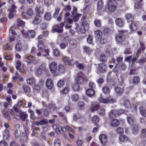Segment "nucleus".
Instances as JSON below:
<instances>
[{
	"instance_id": "nucleus-1",
	"label": "nucleus",
	"mask_w": 146,
	"mask_h": 146,
	"mask_svg": "<svg viewBox=\"0 0 146 146\" xmlns=\"http://www.w3.org/2000/svg\"><path fill=\"white\" fill-rule=\"evenodd\" d=\"M71 14L72 19L69 17L70 13L68 12L65 13L64 18L65 22H66L70 24H72L74 22L78 21L79 17L82 15V14L78 13L77 8L75 7L73 8V10L71 12Z\"/></svg>"
},
{
	"instance_id": "nucleus-2",
	"label": "nucleus",
	"mask_w": 146,
	"mask_h": 146,
	"mask_svg": "<svg viewBox=\"0 0 146 146\" xmlns=\"http://www.w3.org/2000/svg\"><path fill=\"white\" fill-rule=\"evenodd\" d=\"M117 3L115 0H110L108 3V8L110 12L115 11L116 9Z\"/></svg>"
},
{
	"instance_id": "nucleus-3",
	"label": "nucleus",
	"mask_w": 146,
	"mask_h": 146,
	"mask_svg": "<svg viewBox=\"0 0 146 146\" xmlns=\"http://www.w3.org/2000/svg\"><path fill=\"white\" fill-rule=\"evenodd\" d=\"M126 31L123 30L119 31V33L117 35L115 36V40L117 42H121L123 41L125 39V36L124 33Z\"/></svg>"
},
{
	"instance_id": "nucleus-4",
	"label": "nucleus",
	"mask_w": 146,
	"mask_h": 146,
	"mask_svg": "<svg viewBox=\"0 0 146 146\" xmlns=\"http://www.w3.org/2000/svg\"><path fill=\"white\" fill-rule=\"evenodd\" d=\"M64 25V23H61L60 25H55L52 27V31L58 33H62L63 32V27Z\"/></svg>"
},
{
	"instance_id": "nucleus-5",
	"label": "nucleus",
	"mask_w": 146,
	"mask_h": 146,
	"mask_svg": "<svg viewBox=\"0 0 146 146\" xmlns=\"http://www.w3.org/2000/svg\"><path fill=\"white\" fill-rule=\"evenodd\" d=\"M86 16H84L81 19V21L82 22V27L84 29V30H83L82 29L81 30V32L83 33H84L88 29V25L86 21H85V20L86 19Z\"/></svg>"
},
{
	"instance_id": "nucleus-6",
	"label": "nucleus",
	"mask_w": 146,
	"mask_h": 146,
	"mask_svg": "<svg viewBox=\"0 0 146 146\" xmlns=\"http://www.w3.org/2000/svg\"><path fill=\"white\" fill-rule=\"evenodd\" d=\"M48 67L50 72L52 74L56 73L57 70V63L53 61L50 63Z\"/></svg>"
},
{
	"instance_id": "nucleus-7",
	"label": "nucleus",
	"mask_w": 146,
	"mask_h": 146,
	"mask_svg": "<svg viewBox=\"0 0 146 146\" xmlns=\"http://www.w3.org/2000/svg\"><path fill=\"white\" fill-rule=\"evenodd\" d=\"M42 21V17L40 14H36L34 18L33 23L35 25L40 23Z\"/></svg>"
},
{
	"instance_id": "nucleus-8",
	"label": "nucleus",
	"mask_w": 146,
	"mask_h": 146,
	"mask_svg": "<svg viewBox=\"0 0 146 146\" xmlns=\"http://www.w3.org/2000/svg\"><path fill=\"white\" fill-rule=\"evenodd\" d=\"M99 138L101 143L103 145H105L107 144V139L106 135L104 134H101L100 135Z\"/></svg>"
},
{
	"instance_id": "nucleus-9",
	"label": "nucleus",
	"mask_w": 146,
	"mask_h": 146,
	"mask_svg": "<svg viewBox=\"0 0 146 146\" xmlns=\"http://www.w3.org/2000/svg\"><path fill=\"white\" fill-rule=\"evenodd\" d=\"M100 107V106L99 104L94 103L91 106L90 108V109L92 112H94L99 109Z\"/></svg>"
},
{
	"instance_id": "nucleus-10",
	"label": "nucleus",
	"mask_w": 146,
	"mask_h": 146,
	"mask_svg": "<svg viewBox=\"0 0 146 146\" xmlns=\"http://www.w3.org/2000/svg\"><path fill=\"white\" fill-rule=\"evenodd\" d=\"M99 71L101 72H104L107 69V67L105 64L103 63L100 64L98 65Z\"/></svg>"
},
{
	"instance_id": "nucleus-11",
	"label": "nucleus",
	"mask_w": 146,
	"mask_h": 146,
	"mask_svg": "<svg viewBox=\"0 0 146 146\" xmlns=\"http://www.w3.org/2000/svg\"><path fill=\"white\" fill-rule=\"evenodd\" d=\"M119 140L121 142L125 143L129 140L128 137L125 135H120L118 138Z\"/></svg>"
},
{
	"instance_id": "nucleus-12",
	"label": "nucleus",
	"mask_w": 146,
	"mask_h": 146,
	"mask_svg": "<svg viewBox=\"0 0 146 146\" xmlns=\"http://www.w3.org/2000/svg\"><path fill=\"white\" fill-rule=\"evenodd\" d=\"M46 84L47 88L49 89H51L53 88V82L52 80L50 78L47 79Z\"/></svg>"
},
{
	"instance_id": "nucleus-13",
	"label": "nucleus",
	"mask_w": 146,
	"mask_h": 146,
	"mask_svg": "<svg viewBox=\"0 0 146 146\" xmlns=\"http://www.w3.org/2000/svg\"><path fill=\"white\" fill-rule=\"evenodd\" d=\"M117 116V110H113L110 111L109 116L110 119H112L115 118Z\"/></svg>"
},
{
	"instance_id": "nucleus-14",
	"label": "nucleus",
	"mask_w": 146,
	"mask_h": 146,
	"mask_svg": "<svg viewBox=\"0 0 146 146\" xmlns=\"http://www.w3.org/2000/svg\"><path fill=\"white\" fill-rule=\"evenodd\" d=\"M116 24L120 27H123L124 25V23L121 19L117 18L115 21Z\"/></svg>"
},
{
	"instance_id": "nucleus-15",
	"label": "nucleus",
	"mask_w": 146,
	"mask_h": 146,
	"mask_svg": "<svg viewBox=\"0 0 146 146\" xmlns=\"http://www.w3.org/2000/svg\"><path fill=\"white\" fill-rule=\"evenodd\" d=\"M115 90L116 94L117 95H121L123 92L124 91V89L123 88L116 87L115 88Z\"/></svg>"
},
{
	"instance_id": "nucleus-16",
	"label": "nucleus",
	"mask_w": 146,
	"mask_h": 146,
	"mask_svg": "<svg viewBox=\"0 0 146 146\" xmlns=\"http://www.w3.org/2000/svg\"><path fill=\"white\" fill-rule=\"evenodd\" d=\"M76 81L78 84H81L84 82V75L78 76L76 79Z\"/></svg>"
},
{
	"instance_id": "nucleus-17",
	"label": "nucleus",
	"mask_w": 146,
	"mask_h": 146,
	"mask_svg": "<svg viewBox=\"0 0 146 146\" xmlns=\"http://www.w3.org/2000/svg\"><path fill=\"white\" fill-rule=\"evenodd\" d=\"M74 63L76 64V67L81 70H83L85 67L84 64L80 63L77 61H75Z\"/></svg>"
},
{
	"instance_id": "nucleus-18",
	"label": "nucleus",
	"mask_w": 146,
	"mask_h": 146,
	"mask_svg": "<svg viewBox=\"0 0 146 146\" xmlns=\"http://www.w3.org/2000/svg\"><path fill=\"white\" fill-rule=\"evenodd\" d=\"M130 29L131 31H135L137 29V23L135 22H132L130 25Z\"/></svg>"
},
{
	"instance_id": "nucleus-19",
	"label": "nucleus",
	"mask_w": 146,
	"mask_h": 146,
	"mask_svg": "<svg viewBox=\"0 0 146 146\" xmlns=\"http://www.w3.org/2000/svg\"><path fill=\"white\" fill-rule=\"evenodd\" d=\"M86 93L88 96L91 97L94 95L95 91L93 89L89 88L86 90Z\"/></svg>"
},
{
	"instance_id": "nucleus-20",
	"label": "nucleus",
	"mask_w": 146,
	"mask_h": 146,
	"mask_svg": "<svg viewBox=\"0 0 146 146\" xmlns=\"http://www.w3.org/2000/svg\"><path fill=\"white\" fill-rule=\"evenodd\" d=\"M38 51L42 52L44 48V46L43 42L41 40H39L38 41Z\"/></svg>"
},
{
	"instance_id": "nucleus-21",
	"label": "nucleus",
	"mask_w": 146,
	"mask_h": 146,
	"mask_svg": "<svg viewBox=\"0 0 146 146\" xmlns=\"http://www.w3.org/2000/svg\"><path fill=\"white\" fill-rule=\"evenodd\" d=\"M139 110L141 115L144 117H146V110L145 108L141 106L139 108Z\"/></svg>"
},
{
	"instance_id": "nucleus-22",
	"label": "nucleus",
	"mask_w": 146,
	"mask_h": 146,
	"mask_svg": "<svg viewBox=\"0 0 146 146\" xmlns=\"http://www.w3.org/2000/svg\"><path fill=\"white\" fill-rule=\"evenodd\" d=\"M38 68L43 72L44 71L46 73L48 72V70L46 68V65L45 63L42 64Z\"/></svg>"
},
{
	"instance_id": "nucleus-23",
	"label": "nucleus",
	"mask_w": 146,
	"mask_h": 146,
	"mask_svg": "<svg viewBox=\"0 0 146 146\" xmlns=\"http://www.w3.org/2000/svg\"><path fill=\"white\" fill-rule=\"evenodd\" d=\"M21 118L23 121H25L28 117L27 114L25 112L20 111Z\"/></svg>"
},
{
	"instance_id": "nucleus-24",
	"label": "nucleus",
	"mask_w": 146,
	"mask_h": 146,
	"mask_svg": "<svg viewBox=\"0 0 146 146\" xmlns=\"http://www.w3.org/2000/svg\"><path fill=\"white\" fill-rule=\"evenodd\" d=\"M84 50L87 54H91L93 50L89 47L87 46H84L83 48Z\"/></svg>"
},
{
	"instance_id": "nucleus-25",
	"label": "nucleus",
	"mask_w": 146,
	"mask_h": 146,
	"mask_svg": "<svg viewBox=\"0 0 146 146\" xmlns=\"http://www.w3.org/2000/svg\"><path fill=\"white\" fill-rule=\"evenodd\" d=\"M119 124V121L117 119H114L111 121L110 125L111 126L113 127H116Z\"/></svg>"
},
{
	"instance_id": "nucleus-26",
	"label": "nucleus",
	"mask_w": 146,
	"mask_h": 146,
	"mask_svg": "<svg viewBox=\"0 0 146 146\" xmlns=\"http://www.w3.org/2000/svg\"><path fill=\"white\" fill-rule=\"evenodd\" d=\"M7 109L6 108L2 111V113L4 117L6 118L8 120H10L11 119V117L10 115L7 113V111L6 110Z\"/></svg>"
},
{
	"instance_id": "nucleus-27",
	"label": "nucleus",
	"mask_w": 146,
	"mask_h": 146,
	"mask_svg": "<svg viewBox=\"0 0 146 146\" xmlns=\"http://www.w3.org/2000/svg\"><path fill=\"white\" fill-rule=\"evenodd\" d=\"M62 59L64 63V64L66 65H67L70 64V62H72V61H69L68 58L65 56H63Z\"/></svg>"
},
{
	"instance_id": "nucleus-28",
	"label": "nucleus",
	"mask_w": 146,
	"mask_h": 146,
	"mask_svg": "<svg viewBox=\"0 0 146 146\" xmlns=\"http://www.w3.org/2000/svg\"><path fill=\"white\" fill-rule=\"evenodd\" d=\"M104 7V1L102 0H99L97 3V7L99 10H101Z\"/></svg>"
},
{
	"instance_id": "nucleus-29",
	"label": "nucleus",
	"mask_w": 146,
	"mask_h": 146,
	"mask_svg": "<svg viewBox=\"0 0 146 146\" xmlns=\"http://www.w3.org/2000/svg\"><path fill=\"white\" fill-rule=\"evenodd\" d=\"M27 58L29 60V62L30 63L35 64L37 62V60H34V57L32 56H27Z\"/></svg>"
},
{
	"instance_id": "nucleus-30",
	"label": "nucleus",
	"mask_w": 146,
	"mask_h": 146,
	"mask_svg": "<svg viewBox=\"0 0 146 146\" xmlns=\"http://www.w3.org/2000/svg\"><path fill=\"white\" fill-rule=\"evenodd\" d=\"M126 19L128 22H132L133 20V17L132 15L130 13L127 14L126 15Z\"/></svg>"
},
{
	"instance_id": "nucleus-31",
	"label": "nucleus",
	"mask_w": 146,
	"mask_h": 146,
	"mask_svg": "<svg viewBox=\"0 0 146 146\" xmlns=\"http://www.w3.org/2000/svg\"><path fill=\"white\" fill-rule=\"evenodd\" d=\"M28 34L27 36L29 37H30L31 38L34 37L36 35V33L34 31H28Z\"/></svg>"
},
{
	"instance_id": "nucleus-32",
	"label": "nucleus",
	"mask_w": 146,
	"mask_h": 146,
	"mask_svg": "<svg viewBox=\"0 0 146 146\" xmlns=\"http://www.w3.org/2000/svg\"><path fill=\"white\" fill-rule=\"evenodd\" d=\"M17 25L18 26L23 27L25 24V23L21 20L20 18H18L17 19Z\"/></svg>"
},
{
	"instance_id": "nucleus-33",
	"label": "nucleus",
	"mask_w": 146,
	"mask_h": 146,
	"mask_svg": "<svg viewBox=\"0 0 146 146\" xmlns=\"http://www.w3.org/2000/svg\"><path fill=\"white\" fill-rule=\"evenodd\" d=\"M41 110L44 116L47 117L48 116L50 113V112L47 109L42 108L41 109Z\"/></svg>"
},
{
	"instance_id": "nucleus-34",
	"label": "nucleus",
	"mask_w": 146,
	"mask_h": 146,
	"mask_svg": "<svg viewBox=\"0 0 146 146\" xmlns=\"http://www.w3.org/2000/svg\"><path fill=\"white\" fill-rule=\"evenodd\" d=\"M65 69L63 66L61 64H60L58 66V71L59 74H62L64 73L65 71Z\"/></svg>"
},
{
	"instance_id": "nucleus-35",
	"label": "nucleus",
	"mask_w": 146,
	"mask_h": 146,
	"mask_svg": "<svg viewBox=\"0 0 146 146\" xmlns=\"http://www.w3.org/2000/svg\"><path fill=\"white\" fill-rule=\"evenodd\" d=\"M100 60L102 62H105L107 61V58L104 54H101L100 57Z\"/></svg>"
},
{
	"instance_id": "nucleus-36",
	"label": "nucleus",
	"mask_w": 146,
	"mask_h": 146,
	"mask_svg": "<svg viewBox=\"0 0 146 146\" xmlns=\"http://www.w3.org/2000/svg\"><path fill=\"white\" fill-rule=\"evenodd\" d=\"M100 118L98 116L96 115H94L92 118V121L94 123L95 125L97 124L96 123H98L99 121Z\"/></svg>"
},
{
	"instance_id": "nucleus-37",
	"label": "nucleus",
	"mask_w": 146,
	"mask_h": 146,
	"mask_svg": "<svg viewBox=\"0 0 146 146\" xmlns=\"http://www.w3.org/2000/svg\"><path fill=\"white\" fill-rule=\"evenodd\" d=\"M3 137L5 139H7L9 137V131L7 129L5 130V131L3 133Z\"/></svg>"
},
{
	"instance_id": "nucleus-38",
	"label": "nucleus",
	"mask_w": 146,
	"mask_h": 146,
	"mask_svg": "<svg viewBox=\"0 0 146 146\" xmlns=\"http://www.w3.org/2000/svg\"><path fill=\"white\" fill-rule=\"evenodd\" d=\"M95 35L97 38H99L102 37V33L100 30H97L95 31Z\"/></svg>"
},
{
	"instance_id": "nucleus-39",
	"label": "nucleus",
	"mask_w": 146,
	"mask_h": 146,
	"mask_svg": "<svg viewBox=\"0 0 146 146\" xmlns=\"http://www.w3.org/2000/svg\"><path fill=\"white\" fill-rule=\"evenodd\" d=\"M61 142L58 139H56L54 140V146H60Z\"/></svg>"
},
{
	"instance_id": "nucleus-40",
	"label": "nucleus",
	"mask_w": 146,
	"mask_h": 146,
	"mask_svg": "<svg viewBox=\"0 0 146 146\" xmlns=\"http://www.w3.org/2000/svg\"><path fill=\"white\" fill-rule=\"evenodd\" d=\"M34 12L33 10L31 8H29L27 11V14L29 16H32Z\"/></svg>"
},
{
	"instance_id": "nucleus-41",
	"label": "nucleus",
	"mask_w": 146,
	"mask_h": 146,
	"mask_svg": "<svg viewBox=\"0 0 146 146\" xmlns=\"http://www.w3.org/2000/svg\"><path fill=\"white\" fill-rule=\"evenodd\" d=\"M71 99L72 101H77L78 100L79 96L77 94H74L72 96Z\"/></svg>"
},
{
	"instance_id": "nucleus-42",
	"label": "nucleus",
	"mask_w": 146,
	"mask_h": 146,
	"mask_svg": "<svg viewBox=\"0 0 146 146\" xmlns=\"http://www.w3.org/2000/svg\"><path fill=\"white\" fill-rule=\"evenodd\" d=\"M99 100L100 102L104 104H107L108 103V98L106 99H104L102 98H99Z\"/></svg>"
},
{
	"instance_id": "nucleus-43",
	"label": "nucleus",
	"mask_w": 146,
	"mask_h": 146,
	"mask_svg": "<svg viewBox=\"0 0 146 146\" xmlns=\"http://www.w3.org/2000/svg\"><path fill=\"white\" fill-rule=\"evenodd\" d=\"M64 84V82L62 80H59L57 83V85L58 87L61 88L63 86Z\"/></svg>"
},
{
	"instance_id": "nucleus-44",
	"label": "nucleus",
	"mask_w": 146,
	"mask_h": 146,
	"mask_svg": "<svg viewBox=\"0 0 146 146\" xmlns=\"http://www.w3.org/2000/svg\"><path fill=\"white\" fill-rule=\"evenodd\" d=\"M16 7L15 6L14 4H13L11 6V8L10 9V12L13 13H15L16 11Z\"/></svg>"
},
{
	"instance_id": "nucleus-45",
	"label": "nucleus",
	"mask_w": 146,
	"mask_h": 146,
	"mask_svg": "<svg viewBox=\"0 0 146 146\" xmlns=\"http://www.w3.org/2000/svg\"><path fill=\"white\" fill-rule=\"evenodd\" d=\"M35 78L34 77H31L27 80V82L28 84L31 85L32 83L34 82Z\"/></svg>"
},
{
	"instance_id": "nucleus-46",
	"label": "nucleus",
	"mask_w": 146,
	"mask_h": 146,
	"mask_svg": "<svg viewBox=\"0 0 146 146\" xmlns=\"http://www.w3.org/2000/svg\"><path fill=\"white\" fill-rule=\"evenodd\" d=\"M23 89L24 91L26 93H29L31 91L30 87L28 86L24 85L23 86Z\"/></svg>"
},
{
	"instance_id": "nucleus-47",
	"label": "nucleus",
	"mask_w": 146,
	"mask_h": 146,
	"mask_svg": "<svg viewBox=\"0 0 146 146\" xmlns=\"http://www.w3.org/2000/svg\"><path fill=\"white\" fill-rule=\"evenodd\" d=\"M94 24L95 25L98 27L101 26V21L100 20L96 19L94 21Z\"/></svg>"
},
{
	"instance_id": "nucleus-48",
	"label": "nucleus",
	"mask_w": 146,
	"mask_h": 146,
	"mask_svg": "<svg viewBox=\"0 0 146 146\" xmlns=\"http://www.w3.org/2000/svg\"><path fill=\"white\" fill-rule=\"evenodd\" d=\"M127 120L128 123L130 125H132L134 124L133 120L131 117H128L127 118Z\"/></svg>"
},
{
	"instance_id": "nucleus-49",
	"label": "nucleus",
	"mask_w": 146,
	"mask_h": 146,
	"mask_svg": "<svg viewBox=\"0 0 146 146\" xmlns=\"http://www.w3.org/2000/svg\"><path fill=\"white\" fill-rule=\"evenodd\" d=\"M108 103L113 104L116 102V99L115 98H113L112 97L110 96L109 97H108Z\"/></svg>"
},
{
	"instance_id": "nucleus-50",
	"label": "nucleus",
	"mask_w": 146,
	"mask_h": 146,
	"mask_svg": "<svg viewBox=\"0 0 146 146\" xmlns=\"http://www.w3.org/2000/svg\"><path fill=\"white\" fill-rule=\"evenodd\" d=\"M140 78L138 76H135L133 78V82L134 84H137L140 82Z\"/></svg>"
},
{
	"instance_id": "nucleus-51",
	"label": "nucleus",
	"mask_w": 146,
	"mask_h": 146,
	"mask_svg": "<svg viewBox=\"0 0 146 146\" xmlns=\"http://www.w3.org/2000/svg\"><path fill=\"white\" fill-rule=\"evenodd\" d=\"M124 106L126 108H130L131 107V104L129 101L128 100H126L124 104Z\"/></svg>"
},
{
	"instance_id": "nucleus-52",
	"label": "nucleus",
	"mask_w": 146,
	"mask_h": 146,
	"mask_svg": "<svg viewBox=\"0 0 146 146\" xmlns=\"http://www.w3.org/2000/svg\"><path fill=\"white\" fill-rule=\"evenodd\" d=\"M44 17L46 20L49 21L51 19V15L48 13H45Z\"/></svg>"
},
{
	"instance_id": "nucleus-53",
	"label": "nucleus",
	"mask_w": 146,
	"mask_h": 146,
	"mask_svg": "<svg viewBox=\"0 0 146 146\" xmlns=\"http://www.w3.org/2000/svg\"><path fill=\"white\" fill-rule=\"evenodd\" d=\"M43 72V71L40 70L38 68L36 69L35 72V74L38 76L41 75Z\"/></svg>"
},
{
	"instance_id": "nucleus-54",
	"label": "nucleus",
	"mask_w": 146,
	"mask_h": 146,
	"mask_svg": "<svg viewBox=\"0 0 146 146\" xmlns=\"http://www.w3.org/2000/svg\"><path fill=\"white\" fill-rule=\"evenodd\" d=\"M55 11L54 13L53 14V17L54 18H56L57 15L58 14L60 10V9L59 8L56 7L55 8Z\"/></svg>"
},
{
	"instance_id": "nucleus-55",
	"label": "nucleus",
	"mask_w": 146,
	"mask_h": 146,
	"mask_svg": "<svg viewBox=\"0 0 146 146\" xmlns=\"http://www.w3.org/2000/svg\"><path fill=\"white\" fill-rule=\"evenodd\" d=\"M103 92L105 94H108L110 92V90L107 86L104 87L102 89Z\"/></svg>"
},
{
	"instance_id": "nucleus-56",
	"label": "nucleus",
	"mask_w": 146,
	"mask_h": 146,
	"mask_svg": "<svg viewBox=\"0 0 146 146\" xmlns=\"http://www.w3.org/2000/svg\"><path fill=\"white\" fill-rule=\"evenodd\" d=\"M110 31V30L109 28L106 27L104 30L103 33L104 35L107 36L109 34Z\"/></svg>"
},
{
	"instance_id": "nucleus-57",
	"label": "nucleus",
	"mask_w": 146,
	"mask_h": 146,
	"mask_svg": "<svg viewBox=\"0 0 146 146\" xmlns=\"http://www.w3.org/2000/svg\"><path fill=\"white\" fill-rule=\"evenodd\" d=\"M22 46L21 44H17L15 46V49L16 50L18 51H20L22 50Z\"/></svg>"
},
{
	"instance_id": "nucleus-58",
	"label": "nucleus",
	"mask_w": 146,
	"mask_h": 146,
	"mask_svg": "<svg viewBox=\"0 0 146 146\" xmlns=\"http://www.w3.org/2000/svg\"><path fill=\"white\" fill-rule=\"evenodd\" d=\"M87 42L89 44H91L93 42V38L92 36L89 35L88 36L87 39Z\"/></svg>"
},
{
	"instance_id": "nucleus-59",
	"label": "nucleus",
	"mask_w": 146,
	"mask_h": 146,
	"mask_svg": "<svg viewBox=\"0 0 146 146\" xmlns=\"http://www.w3.org/2000/svg\"><path fill=\"white\" fill-rule=\"evenodd\" d=\"M117 132L119 134H121L123 133V128L120 127H118L117 129Z\"/></svg>"
},
{
	"instance_id": "nucleus-60",
	"label": "nucleus",
	"mask_w": 146,
	"mask_h": 146,
	"mask_svg": "<svg viewBox=\"0 0 146 146\" xmlns=\"http://www.w3.org/2000/svg\"><path fill=\"white\" fill-rule=\"evenodd\" d=\"M141 3L138 1L135 2L134 5V8L135 9L139 8L141 7Z\"/></svg>"
},
{
	"instance_id": "nucleus-61",
	"label": "nucleus",
	"mask_w": 146,
	"mask_h": 146,
	"mask_svg": "<svg viewBox=\"0 0 146 146\" xmlns=\"http://www.w3.org/2000/svg\"><path fill=\"white\" fill-rule=\"evenodd\" d=\"M70 44L72 48H74L76 46V41L75 40H72L70 41Z\"/></svg>"
},
{
	"instance_id": "nucleus-62",
	"label": "nucleus",
	"mask_w": 146,
	"mask_h": 146,
	"mask_svg": "<svg viewBox=\"0 0 146 146\" xmlns=\"http://www.w3.org/2000/svg\"><path fill=\"white\" fill-rule=\"evenodd\" d=\"M16 68L17 70H19L20 66H21V61L19 60L16 62Z\"/></svg>"
},
{
	"instance_id": "nucleus-63",
	"label": "nucleus",
	"mask_w": 146,
	"mask_h": 146,
	"mask_svg": "<svg viewBox=\"0 0 146 146\" xmlns=\"http://www.w3.org/2000/svg\"><path fill=\"white\" fill-rule=\"evenodd\" d=\"M106 114L105 110L104 108L101 109L100 111L99 114L101 116H103L105 115Z\"/></svg>"
},
{
	"instance_id": "nucleus-64",
	"label": "nucleus",
	"mask_w": 146,
	"mask_h": 146,
	"mask_svg": "<svg viewBox=\"0 0 146 146\" xmlns=\"http://www.w3.org/2000/svg\"><path fill=\"white\" fill-rule=\"evenodd\" d=\"M69 90V88L68 87L64 88L62 90V92L64 94H67Z\"/></svg>"
}]
</instances>
